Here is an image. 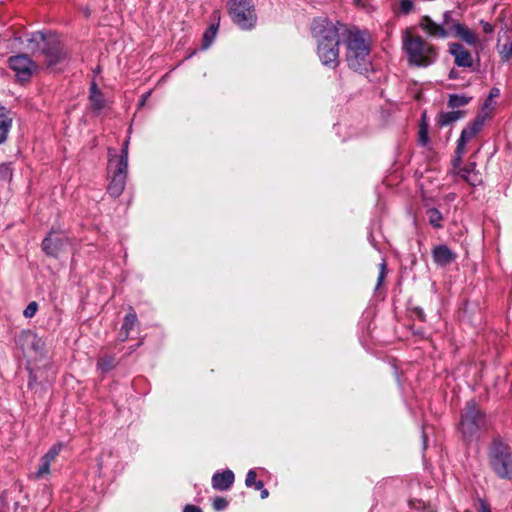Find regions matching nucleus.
I'll return each mask as SVG.
<instances>
[{"instance_id":"nucleus-14","label":"nucleus","mask_w":512,"mask_h":512,"mask_svg":"<svg viewBox=\"0 0 512 512\" xmlns=\"http://www.w3.org/2000/svg\"><path fill=\"white\" fill-rule=\"evenodd\" d=\"M317 55L324 66L334 69L339 65V44H317Z\"/></svg>"},{"instance_id":"nucleus-11","label":"nucleus","mask_w":512,"mask_h":512,"mask_svg":"<svg viewBox=\"0 0 512 512\" xmlns=\"http://www.w3.org/2000/svg\"><path fill=\"white\" fill-rule=\"evenodd\" d=\"M9 66L20 81L29 80L39 69V65L25 54L10 57Z\"/></svg>"},{"instance_id":"nucleus-17","label":"nucleus","mask_w":512,"mask_h":512,"mask_svg":"<svg viewBox=\"0 0 512 512\" xmlns=\"http://www.w3.org/2000/svg\"><path fill=\"white\" fill-rule=\"evenodd\" d=\"M234 482V473L231 470H225L222 473H215L212 477V487L215 490H228Z\"/></svg>"},{"instance_id":"nucleus-2","label":"nucleus","mask_w":512,"mask_h":512,"mask_svg":"<svg viewBox=\"0 0 512 512\" xmlns=\"http://www.w3.org/2000/svg\"><path fill=\"white\" fill-rule=\"evenodd\" d=\"M442 18V22L437 23L431 17L423 16L419 26L432 38L444 39L453 35L469 45L477 43L478 39L475 33L455 19L451 11L444 12Z\"/></svg>"},{"instance_id":"nucleus-28","label":"nucleus","mask_w":512,"mask_h":512,"mask_svg":"<svg viewBox=\"0 0 512 512\" xmlns=\"http://www.w3.org/2000/svg\"><path fill=\"white\" fill-rule=\"evenodd\" d=\"M12 177V171L10 165L7 163L0 164V178L4 180H10Z\"/></svg>"},{"instance_id":"nucleus-9","label":"nucleus","mask_w":512,"mask_h":512,"mask_svg":"<svg viewBox=\"0 0 512 512\" xmlns=\"http://www.w3.org/2000/svg\"><path fill=\"white\" fill-rule=\"evenodd\" d=\"M486 426L485 416L474 401L467 403L461 416L460 429L465 437H471Z\"/></svg>"},{"instance_id":"nucleus-3","label":"nucleus","mask_w":512,"mask_h":512,"mask_svg":"<svg viewBox=\"0 0 512 512\" xmlns=\"http://www.w3.org/2000/svg\"><path fill=\"white\" fill-rule=\"evenodd\" d=\"M344 43L348 66L361 73L367 71L370 64V44L365 34L355 27H347Z\"/></svg>"},{"instance_id":"nucleus-7","label":"nucleus","mask_w":512,"mask_h":512,"mask_svg":"<svg viewBox=\"0 0 512 512\" xmlns=\"http://www.w3.org/2000/svg\"><path fill=\"white\" fill-rule=\"evenodd\" d=\"M489 461L494 472L501 478H512V454L500 440H494L489 449Z\"/></svg>"},{"instance_id":"nucleus-5","label":"nucleus","mask_w":512,"mask_h":512,"mask_svg":"<svg viewBox=\"0 0 512 512\" xmlns=\"http://www.w3.org/2000/svg\"><path fill=\"white\" fill-rule=\"evenodd\" d=\"M403 45L409 62L413 65L426 67L432 64L436 58L435 48L420 36L406 33Z\"/></svg>"},{"instance_id":"nucleus-12","label":"nucleus","mask_w":512,"mask_h":512,"mask_svg":"<svg viewBox=\"0 0 512 512\" xmlns=\"http://www.w3.org/2000/svg\"><path fill=\"white\" fill-rule=\"evenodd\" d=\"M68 238L61 233H50L42 242V249L48 256L57 257L68 246Z\"/></svg>"},{"instance_id":"nucleus-20","label":"nucleus","mask_w":512,"mask_h":512,"mask_svg":"<svg viewBox=\"0 0 512 512\" xmlns=\"http://www.w3.org/2000/svg\"><path fill=\"white\" fill-rule=\"evenodd\" d=\"M90 102L94 110L100 111L105 107V100L95 83L91 85Z\"/></svg>"},{"instance_id":"nucleus-29","label":"nucleus","mask_w":512,"mask_h":512,"mask_svg":"<svg viewBox=\"0 0 512 512\" xmlns=\"http://www.w3.org/2000/svg\"><path fill=\"white\" fill-rule=\"evenodd\" d=\"M37 309H38V305L36 302H30L27 307L25 308L23 314L25 317L27 318H31L35 315V313L37 312Z\"/></svg>"},{"instance_id":"nucleus-19","label":"nucleus","mask_w":512,"mask_h":512,"mask_svg":"<svg viewBox=\"0 0 512 512\" xmlns=\"http://www.w3.org/2000/svg\"><path fill=\"white\" fill-rule=\"evenodd\" d=\"M11 125L10 112L4 107H0V144L6 140Z\"/></svg>"},{"instance_id":"nucleus-18","label":"nucleus","mask_w":512,"mask_h":512,"mask_svg":"<svg viewBox=\"0 0 512 512\" xmlns=\"http://www.w3.org/2000/svg\"><path fill=\"white\" fill-rule=\"evenodd\" d=\"M433 258L438 265L446 266L454 261L455 254L446 245H440L434 248Z\"/></svg>"},{"instance_id":"nucleus-6","label":"nucleus","mask_w":512,"mask_h":512,"mask_svg":"<svg viewBox=\"0 0 512 512\" xmlns=\"http://www.w3.org/2000/svg\"><path fill=\"white\" fill-rule=\"evenodd\" d=\"M347 26L327 18H317L311 26L316 44H340V36H345Z\"/></svg>"},{"instance_id":"nucleus-31","label":"nucleus","mask_w":512,"mask_h":512,"mask_svg":"<svg viewBox=\"0 0 512 512\" xmlns=\"http://www.w3.org/2000/svg\"><path fill=\"white\" fill-rule=\"evenodd\" d=\"M228 505V502L225 498H222V497H216L213 501V508L216 510V511H221L223 509H225Z\"/></svg>"},{"instance_id":"nucleus-24","label":"nucleus","mask_w":512,"mask_h":512,"mask_svg":"<svg viewBox=\"0 0 512 512\" xmlns=\"http://www.w3.org/2000/svg\"><path fill=\"white\" fill-rule=\"evenodd\" d=\"M218 25H210L209 28L203 34V48H208L213 42Z\"/></svg>"},{"instance_id":"nucleus-36","label":"nucleus","mask_w":512,"mask_h":512,"mask_svg":"<svg viewBox=\"0 0 512 512\" xmlns=\"http://www.w3.org/2000/svg\"><path fill=\"white\" fill-rule=\"evenodd\" d=\"M498 95H499V90L497 88H493L490 91V95H489V99L488 100H491L493 97H497Z\"/></svg>"},{"instance_id":"nucleus-4","label":"nucleus","mask_w":512,"mask_h":512,"mask_svg":"<svg viewBox=\"0 0 512 512\" xmlns=\"http://www.w3.org/2000/svg\"><path fill=\"white\" fill-rule=\"evenodd\" d=\"M128 169V141L125 142L120 156L110 155L108 161V175L110 182L108 193L113 197H118L124 190L126 175Z\"/></svg>"},{"instance_id":"nucleus-13","label":"nucleus","mask_w":512,"mask_h":512,"mask_svg":"<svg viewBox=\"0 0 512 512\" xmlns=\"http://www.w3.org/2000/svg\"><path fill=\"white\" fill-rule=\"evenodd\" d=\"M63 445L61 443H57L53 445L48 452L43 455L40 459V463L38 469L31 474V478L34 480H40L46 478L50 474V466L51 463L56 459L59 455Z\"/></svg>"},{"instance_id":"nucleus-8","label":"nucleus","mask_w":512,"mask_h":512,"mask_svg":"<svg viewBox=\"0 0 512 512\" xmlns=\"http://www.w3.org/2000/svg\"><path fill=\"white\" fill-rule=\"evenodd\" d=\"M229 14L233 21L242 29H250L256 22L252 0H230Z\"/></svg>"},{"instance_id":"nucleus-30","label":"nucleus","mask_w":512,"mask_h":512,"mask_svg":"<svg viewBox=\"0 0 512 512\" xmlns=\"http://www.w3.org/2000/svg\"><path fill=\"white\" fill-rule=\"evenodd\" d=\"M413 2L411 0H401L399 4V9L402 13L408 14L413 9Z\"/></svg>"},{"instance_id":"nucleus-15","label":"nucleus","mask_w":512,"mask_h":512,"mask_svg":"<svg viewBox=\"0 0 512 512\" xmlns=\"http://www.w3.org/2000/svg\"><path fill=\"white\" fill-rule=\"evenodd\" d=\"M449 52L454 56L455 64L459 67H471L473 60L470 52L461 44L452 43Z\"/></svg>"},{"instance_id":"nucleus-40","label":"nucleus","mask_w":512,"mask_h":512,"mask_svg":"<svg viewBox=\"0 0 512 512\" xmlns=\"http://www.w3.org/2000/svg\"><path fill=\"white\" fill-rule=\"evenodd\" d=\"M484 30L486 32H491L492 31V27L488 23H486L485 26H484Z\"/></svg>"},{"instance_id":"nucleus-39","label":"nucleus","mask_w":512,"mask_h":512,"mask_svg":"<svg viewBox=\"0 0 512 512\" xmlns=\"http://www.w3.org/2000/svg\"><path fill=\"white\" fill-rule=\"evenodd\" d=\"M268 495H269L268 490H266V489H262V490H261V498H262V499L267 498V497H268Z\"/></svg>"},{"instance_id":"nucleus-27","label":"nucleus","mask_w":512,"mask_h":512,"mask_svg":"<svg viewBox=\"0 0 512 512\" xmlns=\"http://www.w3.org/2000/svg\"><path fill=\"white\" fill-rule=\"evenodd\" d=\"M419 142L422 145H426L428 143V125L426 123H422L420 126Z\"/></svg>"},{"instance_id":"nucleus-32","label":"nucleus","mask_w":512,"mask_h":512,"mask_svg":"<svg viewBox=\"0 0 512 512\" xmlns=\"http://www.w3.org/2000/svg\"><path fill=\"white\" fill-rule=\"evenodd\" d=\"M256 476H257L256 472L254 470H250L246 476V480H245L246 486L251 487L256 482Z\"/></svg>"},{"instance_id":"nucleus-37","label":"nucleus","mask_w":512,"mask_h":512,"mask_svg":"<svg viewBox=\"0 0 512 512\" xmlns=\"http://www.w3.org/2000/svg\"><path fill=\"white\" fill-rule=\"evenodd\" d=\"M385 263H382L381 264V271H380V274H379V281H381L383 278H384V275H385Z\"/></svg>"},{"instance_id":"nucleus-1","label":"nucleus","mask_w":512,"mask_h":512,"mask_svg":"<svg viewBox=\"0 0 512 512\" xmlns=\"http://www.w3.org/2000/svg\"><path fill=\"white\" fill-rule=\"evenodd\" d=\"M27 41L28 49L43 57L42 63L47 70L60 71L68 63V53L57 36L35 32Z\"/></svg>"},{"instance_id":"nucleus-25","label":"nucleus","mask_w":512,"mask_h":512,"mask_svg":"<svg viewBox=\"0 0 512 512\" xmlns=\"http://www.w3.org/2000/svg\"><path fill=\"white\" fill-rule=\"evenodd\" d=\"M469 98L463 95H450L448 105L451 108L465 106L469 102Z\"/></svg>"},{"instance_id":"nucleus-10","label":"nucleus","mask_w":512,"mask_h":512,"mask_svg":"<svg viewBox=\"0 0 512 512\" xmlns=\"http://www.w3.org/2000/svg\"><path fill=\"white\" fill-rule=\"evenodd\" d=\"M487 115H478L465 129L462 130L460 138L457 141L456 156L453 159V168L460 167L462 156L466 152V144L476 137L481 131L486 121Z\"/></svg>"},{"instance_id":"nucleus-42","label":"nucleus","mask_w":512,"mask_h":512,"mask_svg":"<svg viewBox=\"0 0 512 512\" xmlns=\"http://www.w3.org/2000/svg\"><path fill=\"white\" fill-rule=\"evenodd\" d=\"M466 512H470V511H466Z\"/></svg>"},{"instance_id":"nucleus-22","label":"nucleus","mask_w":512,"mask_h":512,"mask_svg":"<svg viewBox=\"0 0 512 512\" xmlns=\"http://www.w3.org/2000/svg\"><path fill=\"white\" fill-rule=\"evenodd\" d=\"M462 111L443 112L438 116L437 124L441 127L448 126L463 117Z\"/></svg>"},{"instance_id":"nucleus-23","label":"nucleus","mask_w":512,"mask_h":512,"mask_svg":"<svg viewBox=\"0 0 512 512\" xmlns=\"http://www.w3.org/2000/svg\"><path fill=\"white\" fill-rule=\"evenodd\" d=\"M427 217H428L429 223L433 227H435V228H441L442 227V224H441L442 214L437 209H434V208L428 209L427 210Z\"/></svg>"},{"instance_id":"nucleus-21","label":"nucleus","mask_w":512,"mask_h":512,"mask_svg":"<svg viewBox=\"0 0 512 512\" xmlns=\"http://www.w3.org/2000/svg\"><path fill=\"white\" fill-rule=\"evenodd\" d=\"M137 323V316L134 312H131L127 314L124 318V322L122 324L121 330H120V337L121 341H124L127 339L130 331L134 328L135 324Z\"/></svg>"},{"instance_id":"nucleus-41","label":"nucleus","mask_w":512,"mask_h":512,"mask_svg":"<svg viewBox=\"0 0 512 512\" xmlns=\"http://www.w3.org/2000/svg\"><path fill=\"white\" fill-rule=\"evenodd\" d=\"M366 0H355L358 5H364Z\"/></svg>"},{"instance_id":"nucleus-16","label":"nucleus","mask_w":512,"mask_h":512,"mask_svg":"<svg viewBox=\"0 0 512 512\" xmlns=\"http://www.w3.org/2000/svg\"><path fill=\"white\" fill-rule=\"evenodd\" d=\"M475 163H469L466 167L459 168L456 174L471 186H477L482 183L481 174L476 171Z\"/></svg>"},{"instance_id":"nucleus-26","label":"nucleus","mask_w":512,"mask_h":512,"mask_svg":"<svg viewBox=\"0 0 512 512\" xmlns=\"http://www.w3.org/2000/svg\"><path fill=\"white\" fill-rule=\"evenodd\" d=\"M114 366V358L106 356L98 361V368L102 371H108Z\"/></svg>"},{"instance_id":"nucleus-38","label":"nucleus","mask_w":512,"mask_h":512,"mask_svg":"<svg viewBox=\"0 0 512 512\" xmlns=\"http://www.w3.org/2000/svg\"><path fill=\"white\" fill-rule=\"evenodd\" d=\"M253 485H255L256 490H262L264 487V484L262 481H256Z\"/></svg>"},{"instance_id":"nucleus-35","label":"nucleus","mask_w":512,"mask_h":512,"mask_svg":"<svg viewBox=\"0 0 512 512\" xmlns=\"http://www.w3.org/2000/svg\"><path fill=\"white\" fill-rule=\"evenodd\" d=\"M504 52H505V57H507V58L512 57V42L508 46H505Z\"/></svg>"},{"instance_id":"nucleus-34","label":"nucleus","mask_w":512,"mask_h":512,"mask_svg":"<svg viewBox=\"0 0 512 512\" xmlns=\"http://www.w3.org/2000/svg\"><path fill=\"white\" fill-rule=\"evenodd\" d=\"M183 512H202V510L195 505H186Z\"/></svg>"},{"instance_id":"nucleus-33","label":"nucleus","mask_w":512,"mask_h":512,"mask_svg":"<svg viewBox=\"0 0 512 512\" xmlns=\"http://www.w3.org/2000/svg\"><path fill=\"white\" fill-rule=\"evenodd\" d=\"M478 502V512H491L489 505L483 499H479Z\"/></svg>"}]
</instances>
